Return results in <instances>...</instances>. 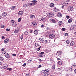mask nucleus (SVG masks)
Wrapping results in <instances>:
<instances>
[{"instance_id": "nucleus-1", "label": "nucleus", "mask_w": 76, "mask_h": 76, "mask_svg": "<svg viewBox=\"0 0 76 76\" xmlns=\"http://www.w3.org/2000/svg\"><path fill=\"white\" fill-rule=\"evenodd\" d=\"M11 22L12 23V25L13 26H15L16 25H17L16 23L15 22L14 20H11Z\"/></svg>"}, {"instance_id": "nucleus-2", "label": "nucleus", "mask_w": 76, "mask_h": 76, "mask_svg": "<svg viewBox=\"0 0 76 76\" xmlns=\"http://www.w3.org/2000/svg\"><path fill=\"white\" fill-rule=\"evenodd\" d=\"M67 9L68 11L71 12V11H72L73 10V7L72 6H70Z\"/></svg>"}, {"instance_id": "nucleus-3", "label": "nucleus", "mask_w": 76, "mask_h": 76, "mask_svg": "<svg viewBox=\"0 0 76 76\" xmlns=\"http://www.w3.org/2000/svg\"><path fill=\"white\" fill-rule=\"evenodd\" d=\"M35 45L36 47H41V45L39 43H35Z\"/></svg>"}, {"instance_id": "nucleus-4", "label": "nucleus", "mask_w": 76, "mask_h": 76, "mask_svg": "<svg viewBox=\"0 0 76 76\" xmlns=\"http://www.w3.org/2000/svg\"><path fill=\"white\" fill-rule=\"evenodd\" d=\"M62 53V52L61 51H58L57 53H56V55L57 56H60V55H61Z\"/></svg>"}, {"instance_id": "nucleus-5", "label": "nucleus", "mask_w": 76, "mask_h": 76, "mask_svg": "<svg viewBox=\"0 0 76 76\" xmlns=\"http://www.w3.org/2000/svg\"><path fill=\"white\" fill-rule=\"evenodd\" d=\"M1 51L2 52V53L3 54H6V52L4 51V49L2 48L1 49Z\"/></svg>"}, {"instance_id": "nucleus-6", "label": "nucleus", "mask_w": 76, "mask_h": 76, "mask_svg": "<svg viewBox=\"0 0 76 76\" xmlns=\"http://www.w3.org/2000/svg\"><path fill=\"white\" fill-rule=\"evenodd\" d=\"M48 15V16L49 17H52L54 16V14L52 13H49Z\"/></svg>"}, {"instance_id": "nucleus-7", "label": "nucleus", "mask_w": 76, "mask_h": 76, "mask_svg": "<svg viewBox=\"0 0 76 76\" xmlns=\"http://www.w3.org/2000/svg\"><path fill=\"white\" fill-rule=\"evenodd\" d=\"M5 57L7 58H9L10 57V55L9 53H7L5 55Z\"/></svg>"}, {"instance_id": "nucleus-8", "label": "nucleus", "mask_w": 76, "mask_h": 76, "mask_svg": "<svg viewBox=\"0 0 76 76\" xmlns=\"http://www.w3.org/2000/svg\"><path fill=\"white\" fill-rule=\"evenodd\" d=\"M18 15H22L23 14V12L21 11H19L18 13Z\"/></svg>"}, {"instance_id": "nucleus-9", "label": "nucleus", "mask_w": 76, "mask_h": 76, "mask_svg": "<svg viewBox=\"0 0 76 76\" xmlns=\"http://www.w3.org/2000/svg\"><path fill=\"white\" fill-rule=\"evenodd\" d=\"M50 41V40L49 39H48L47 40H45L44 41V42L45 43H49V42Z\"/></svg>"}, {"instance_id": "nucleus-10", "label": "nucleus", "mask_w": 76, "mask_h": 76, "mask_svg": "<svg viewBox=\"0 0 76 76\" xmlns=\"http://www.w3.org/2000/svg\"><path fill=\"white\" fill-rule=\"evenodd\" d=\"M7 13L6 12H3L2 13V16H3V17H6V16H7Z\"/></svg>"}, {"instance_id": "nucleus-11", "label": "nucleus", "mask_w": 76, "mask_h": 76, "mask_svg": "<svg viewBox=\"0 0 76 76\" xmlns=\"http://www.w3.org/2000/svg\"><path fill=\"white\" fill-rule=\"evenodd\" d=\"M9 39H7L4 41V43L5 44H6V43H7L8 42H9Z\"/></svg>"}, {"instance_id": "nucleus-12", "label": "nucleus", "mask_w": 76, "mask_h": 76, "mask_svg": "<svg viewBox=\"0 0 76 76\" xmlns=\"http://www.w3.org/2000/svg\"><path fill=\"white\" fill-rule=\"evenodd\" d=\"M73 20V19L72 18H70L68 20V23H71L72 21Z\"/></svg>"}, {"instance_id": "nucleus-13", "label": "nucleus", "mask_w": 76, "mask_h": 76, "mask_svg": "<svg viewBox=\"0 0 76 76\" xmlns=\"http://www.w3.org/2000/svg\"><path fill=\"white\" fill-rule=\"evenodd\" d=\"M50 7H53L54 6V4L53 3H51L50 4Z\"/></svg>"}, {"instance_id": "nucleus-14", "label": "nucleus", "mask_w": 76, "mask_h": 76, "mask_svg": "<svg viewBox=\"0 0 76 76\" xmlns=\"http://www.w3.org/2000/svg\"><path fill=\"white\" fill-rule=\"evenodd\" d=\"M50 75V73L49 72H45L44 74V76H48Z\"/></svg>"}, {"instance_id": "nucleus-15", "label": "nucleus", "mask_w": 76, "mask_h": 76, "mask_svg": "<svg viewBox=\"0 0 76 76\" xmlns=\"http://www.w3.org/2000/svg\"><path fill=\"white\" fill-rule=\"evenodd\" d=\"M49 38H54V35L53 34H51L49 36Z\"/></svg>"}, {"instance_id": "nucleus-16", "label": "nucleus", "mask_w": 76, "mask_h": 76, "mask_svg": "<svg viewBox=\"0 0 76 76\" xmlns=\"http://www.w3.org/2000/svg\"><path fill=\"white\" fill-rule=\"evenodd\" d=\"M58 16L59 18H61L62 17V15L61 13H58Z\"/></svg>"}, {"instance_id": "nucleus-17", "label": "nucleus", "mask_w": 76, "mask_h": 76, "mask_svg": "<svg viewBox=\"0 0 76 76\" xmlns=\"http://www.w3.org/2000/svg\"><path fill=\"white\" fill-rule=\"evenodd\" d=\"M34 34H35V35H37V34H38V31L37 30H35L34 31Z\"/></svg>"}, {"instance_id": "nucleus-18", "label": "nucleus", "mask_w": 76, "mask_h": 76, "mask_svg": "<svg viewBox=\"0 0 76 76\" xmlns=\"http://www.w3.org/2000/svg\"><path fill=\"white\" fill-rule=\"evenodd\" d=\"M41 20L43 22H45V21H46V18H41Z\"/></svg>"}, {"instance_id": "nucleus-19", "label": "nucleus", "mask_w": 76, "mask_h": 76, "mask_svg": "<svg viewBox=\"0 0 76 76\" xmlns=\"http://www.w3.org/2000/svg\"><path fill=\"white\" fill-rule=\"evenodd\" d=\"M15 8H16V6H14L12 7H10V9L11 10H15Z\"/></svg>"}, {"instance_id": "nucleus-20", "label": "nucleus", "mask_w": 76, "mask_h": 76, "mask_svg": "<svg viewBox=\"0 0 76 76\" xmlns=\"http://www.w3.org/2000/svg\"><path fill=\"white\" fill-rule=\"evenodd\" d=\"M75 45V42H71L70 44L71 46H73V45Z\"/></svg>"}, {"instance_id": "nucleus-21", "label": "nucleus", "mask_w": 76, "mask_h": 76, "mask_svg": "<svg viewBox=\"0 0 76 76\" xmlns=\"http://www.w3.org/2000/svg\"><path fill=\"white\" fill-rule=\"evenodd\" d=\"M53 10L56 12H58V9L54 8L53 9Z\"/></svg>"}, {"instance_id": "nucleus-22", "label": "nucleus", "mask_w": 76, "mask_h": 76, "mask_svg": "<svg viewBox=\"0 0 76 76\" xmlns=\"http://www.w3.org/2000/svg\"><path fill=\"white\" fill-rule=\"evenodd\" d=\"M39 40L40 41L42 42V41H44V39L42 38V37H41L39 38Z\"/></svg>"}, {"instance_id": "nucleus-23", "label": "nucleus", "mask_w": 76, "mask_h": 76, "mask_svg": "<svg viewBox=\"0 0 76 76\" xmlns=\"http://www.w3.org/2000/svg\"><path fill=\"white\" fill-rule=\"evenodd\" d=\"M49 72V70H48V69H45V70L44 71V72L45 73H49L48 72Z\"/></svg>"}, {"instance_id": "nucleus-24", "label": "nucleus", "mask_w": 76, "mask_h": 76, "mask_svg": "<svg viewBox=\"0 0 76 76\" xmlns=\"http://www.w3.org/2000/svg\"><path fill=\"white\" fill-rule=\"evenodd\" d=\"M66 44H70V41H69V40L67 39L66 41Z\"/></svg>"}, {"instance_id": "nucleus-25", "label": "nucleus", "mask_w": 76, "mask_h": 76, "mask_svg": "<svg viewBox=\"0 0 76 76\" xmlns=\"http://www.w3.org/2000/svg\"><path fill=\"white\" fill-rule=\"evenodd\" d=\"M30 18L31 19H34V18H35V16L34 15H31Z\"/></svg>"}, {"instance_id": "nucleus-26", "label": "nucleus", "mask_w": 76, "mask_h": 76, "mask_svg": "<svg viewBox=\"0 0 76 76\" xmlns=\"http://www.w3.org/2000/svg\"><path fill=\"white\" fill-rule=\"evenodd\" d=\"M0 60H1V61H3V60H4V58L3 57L0 56Z\"/></svg>"}, {"instance_id": "nucleus-27", "label": "nucleus", "mask_w": 76, "mask_h": 76, "mask_svg": "<svg viewBox=\"0 0 76 76\" xmlns=\"http://www.w3.org/2000/svg\"><path fill=\"white\" fill-rule=\"evenodd\" d=\"M19 32V30L16 29L15 31H14L15 33H16L17 34V33H18V32Z\"/></svg>"}, {"instance_id": "nucleus-28", "label": "nucleus", "mask_w": 76, "mask_h": 76, "mask_svg": "<svg viewBox=\"0 0 76 76\" xmlns=\"http://www.w3.org/2000/svg\"><path fill=\"white\" fill-rule=\"evenodd\" d=\"M51 20L53 23H56V20L54 19H51Z\"/></svg>"}, {"instance_id": "nucleus-29", "label": "nucleus", "mask_w": 76, "mask_h": 76, "mask_svg": "<svg viewBox=\"0 0 76 76\" xmlns=\"http://www.w3.org/2000/svg\"><path fill=\"white\" fill-rule=\"evenodd\" d=\"M32 25H37V23L35 21H33V22L32 23Z\"/></svg>"}, {"instance_id": "nucleus-30", "label": "nucleus", "mask_w": 76, "mask_h": 76, "mask_svg": "<svg viewBox=\"0 0 76 76\" xmlns=\"http://www.w3.org/2000/svg\"><path fill=\"white\" fill-rule=\"evenodd\" d=\"M58 64L59 65H62V63L60 61H58Z\"/></svg>"}, {"instance_id": "nucleus-31", "label": "nucleus", "mask_w": 76, "mask_h": 76, "mask_svg": "<svg viewBox=\"0 0 76 76\" xmlns=\"http://www.w3.org/2000/svg\"><path fill=\"white\" fill-rule=\"evenodd\" d=\"M4 69H6L7 67H8V65L7 64H5V66H4Z\"/></svg>"}, {"instance_id": "nucleus-32", "label": "nucleus", "mask_w": 76, "mask_h": 76, "mask_svg": "<svg viewBox=\"0 0 76 76\" xmlns=\"http://www.w3.org/2000/svg\"><path fill=\"white\" fill-rule=\"evenodd\" d=\"M24 34L26 35H28V32L27 31H25L24 33Z\"/></svg>"}, {"instance_id": "nucleus-33", "label": "nucleus", "mask_w": 76, "mask_h": 76, "mask_svg": "<svg viewBox=\"0 0 76 76\" xmlns=\"http://www.w3.org/2000/svg\"><path fill=\"white\" fill-rule=\"evenodd\" d=\"M7 70H9V71H12V69L10 68H8L7 69Z\"/></svg>"}, {"instance_id": "nucleus-34", "label": "nucleus", "mask_w": 76, "mask_h": 76, "mask_svg": "<svg viewBox=\"0 0 76 76\" xmlns=\"http://www.w3.org/2000/svg\"><path fill=\"white\" fill-rule=\"evenodd\" d=\"M28 5L29 6H31L32 5V4L31 3H28Z\"/></svg>"}, {"instance_id": "nucleus-35", "label": "nucleus", "mask_w": 76, "mask_h": 76, "mask_svg": "<svg viewBox=\"0 0 76 76\" xmlns=\"http://www.w3.org/2000/svg\"><path fill=\"white\" fill-rule=\"evenodd\" d=\"M50 50H46L45 51V53H49V52H50Z\"/></svg>"}, {"instance_id": "nucleus-36", "label": "nucleus", "mask_w": 76, "mask_h": 76, "mask_svg": "<svg viewBox=\"0 0 76 76\" xmlns=\"http://www.w3.org/2000/svg\"><path fill=\"white\" fill-rule=\"evenodd\" d=\"M21 20H22V18H19L18 19V22H20V21H21Z\"/></svg>"}, {"instance_id": "nucleus-37", "label": "nucleus", "mask_w": 76, "mask_h": 76, "mask_svg": "<svg viewBox=\"0 0 76 76\" xmlns=\"http://www.w3.org/2000/svg\"><path fill=\"white\" fill-rule=\"evenodd\" d=\"M70 29H71V30L74 29V27H73V26H72L71 27Z\"/></svg>"}, {"instance_id": "nucleus-38", "label": "nucleus", "mask_w": 76, "mask_h": 76, "mask_svg": "<svg viewBox=\"0 0 76 76\" xmlns=\"http://www.w3.org/2000/svg\"><path fill=\"white\" fill-rule=\"evenodd\" d=\"M28 6H27V5L26 4H25L24 5H23V7H26Z\"/></svg>"}, {"instance_id": "nucleus-39", "label": "nucleus", "mask_w": 76, "mask_h": 76, "mask_svg": "<svg viewBox=\"0 0 76 76\" xmlns=\"http://www.w3.org/2000/svg\"><path fill=\"white\" fill-rule=\"evenodd\" d=\"M32 3H37L38 1L36 0H33L32 1Z\"/></svg>"}, {"instance_id": "nucleus-40", "label": "nucleus", "mask_w": 76, "mask_h": 76, "mask_svg": "<svg viewBox=\"0 0 76 76\" xmlns=\"http://www.w3.org/2000/svg\"><path fill=\"white\" fill-rule=\"evenodd\" d=\"M72 66H74V67H76V64H75V63H73L72 64Z\"/></svg>"}, {"instance_id": "nucleus-41", "label": "nucleus", "mask_w": 76, "mask_h": 76, "mask_svg": "<svg viewBox=\"0 0 76 76\" xmlns=\"http://www.w3.org/2000/svg\"><path fill=\"white\" fill-rule=\"evenodd\" d=\"M23 34H22L21 36L20 39H23Z\"/></svg>"}, {"instance_id": "nucleus-42", "label": "nucleus", "mask_w": 76, "mask_h": 76, "mask_svg": "<svg viewBox=\"0 0 76 76\" xmlns=\"http://www.w3.org/2000/svg\"><path fill=\"white\" fill-rule=\"evenodd\" d=\"M62 30L63 31H66V28H62Z\"/></svg>"}, {"instance_id": "nucleus-43", "label": "nucleus", "mask_w": 76, "mask_h": 76, "mask_svg": "<svg viewBox=\"0 0 76 76\" xmlns=\"http://www.w3.org/2000/svg\"><path fill=\"white\" fill-rule=\"evenodd\" d=\"M66 19H69V18H70V17L68 15H66Z\"/></svg>"}, {"instance_id": "nucleus-44", "label": "nucleus", "mask_w": 76, "mask_h": 76, "mask_svg": "<svg viewBox=\"0 0 76 76\" xmlns=\"http://www.w3.org/2000/svg\"><path fill=\"white\" fill-rule=\"evenodd\" d=\"M39 48H38L37 50V51H39V50H40V49H41V47H39Z\"/></svg>"}, {"instance_id": "nucleus-45", "label": "nucleus", "mask_w": 76, "mask_h": 76, "mask_svg": "<svg viewBox=\"0 0 76 76\" xmlns=\"http://www.w3.org/2000/svg\"><path fill=\"white\" fill-rule=\"evenodd\" d=\"M31 61H32V59H30L28 60V62L29 63H31Z\"/></svg>"}, {"instance_id": "nucleus-46", "label": "nucleus", "mask_w": 76, "mask_h": 76, "mask_svg": "<svg viewBox=\"0 0 76 76\" xmlns=\"http://www.w3.org/2000/svg\"><path fill=\"white\" fill-rule=\"evenodd\" d=\"M1 67L2 69H5L4 66H2Z\"/></svg>"}, {"instance_id": "nucleus-47", "label": "nucleus", "mask_w": 76, "mask_h": 76, "mask_svg": "<svg viewBox=\"0 0 76 76\" xmlns=\"http://www.w3.org/2000/svg\"><path fill=\"white\" fill-rule=\"evenodd\" d=\"M59 24L60 25H62V21H60L59 23Z\"/></svg>"}, {"instance_id": "nucleus-48", "label": "nucleus", "mask_w": 76, "mask_h": 76, "mask_svg": "<svg viewBox=\"0 0 76 76\" xmlns=\"http://www.w3.org/2000/svg\"><path fill=\"white\" fill-rule=\"evenodd\" d=\"M65 36H66V37H67L68 36V33H66L65 34Z\"/></svg>"}, {"instance_id": "nucleus-49", "label": "nucleus", "mask_w": 76, "mask_h": 76, "mask_svg": "<svg viewBox=\"0 0 76 76\" xmlns=\"http://www.w3.org/2000/svg\"><path fill=\"white\" fill-rule=\"evenodd\" d=\"M2 39H5V37H4V36H2Z\"/></svg>"}, {"instance_id": "nucleus-50", "label": "nucleus", "mask_w": 76, "mask_h": 76, "mask_svg": "<svg viewBox=\"0 0 76 76\" xmlns=\"http://www.w3.org/2000/svg\"><path fill=\"white\" fill-rule=\"evenodd\" d=\"M26 65V63H24V64L23 65V67H25Z\"/></svg>"}, {"instance_id": "nucleus-51", "label": "nucleus", "mask_w": 76, "mask_h": 76, "mask_svg": "<svg viewBox=\"0 0 76 76\" xmlns=\"http://www.w3.org/2000/svg\"><path fill=\"white\" fill-rule=\"evenodd\" d=\"M37 4L35 3H32V5L33 6H35V5H36Z\"/></svg>"}, {"instance_id": "nucleus-52", "label": "nucleus", "mask_w": 76, "mask_h": 76, "mask_svg": "<svg viewBox=\"0 0 76 76\" xmlns=\"http://www.w3.org/2000/svg\"><path fill=\"white\" fill-rule=\"evenodd\" d=\"M62 4H64V5H66V3H65V2H62Z\"/></svg>"}, {"instance_id": "nucleus-53", "label": "nucleus", "mask_w": 76, "mask_h": 76, "mask_svg": "<svg viewBox=\"0 0 76 76\" xmlns=\"http://www.w3.org/2000/svg\"><path fill=\"white\" fill-rule=\"evenodd\" d=\"M44 52H42L40 53V54H42V55H43V54H44Z\"/></svg>"}, {"instance_id": "nucleus-54", "label": "nucleus", "mask_w": 76, "mask_h": 76, "mask_svg": "<svg viewBox=\"0 0 76 76\" xmlns=\"http://www.w3.org/2000/svg\"><path fill=\"white\" fill-rule=\"evenodd\" d=\"M6 31H10V29H9V28H7V29H6Z\"/></svg>"}, {"instance_id": "nucleus-55", "label": "nucleus", "mask_w": 76, "mask_h": 76, "mask_svg": "<svg viewBox=\"0 0 76 76\" xmlns=\"http://www.w3.org/2000/svg\"><path fill=\"white\" fill-rule=\"evenodd\" d=\"M43 56H44V55L42 54H40V55L39 56V57H43Z\"/></svg>"}, {"instance_id": "nucleus-56", "label": "nucleus", "mask_w": 76, "mask_h": 76, "mask_svg": "<svg viewBox=\"0 0 76 76\" xmlns=\"http://www.w3.org/2000/svg\"><path fill=\"white\" fill-rule=\"evenodd\" d=\"M45 25L44 24H43L42 25H41V27H44Z\"/></svg>"}, {"instance_id": "nucleus-57", "label": "nucleus", "mask_w": 76, "mask_h": 76, "mask_svg": "<svg viewBox=\"0 0 76 76\" xmlns=\"http://www.w3.org/2000/svg\"><path fill=\"white\" fill-rule=\"evenodd\" d=\"M12 55L13 56H16V55L15 54H13Z\"/></svg>"}, {"instance_id": "nucleus-58", "label": "nucleus", "mask_w": 76, "mask_h": 76, "mask_svg": "<svg viewBox=\"0 0 76 76\" xmlns=\"http://www.w3.org/2000/svg\"><path fill=\"white\" fill-rule=\"evenodd\" d=\"M53 69H55V65H53Z\"/></svg>"}, {"instance_id": "nucleus-59", "label": "nucleus", "mask_w": 76, "mask_h": 76, "mask_svg": "<svg viewBox=\"0 0 76 76\" xmlns=\"http://www.w3.org/2000/svg\"><path fill=\"white\" fill-rule=\"evenodd\" d=\"M26 76H29V74H26Z\"/></svg>"}, {"instance_id": "nucleus-60", "label": "nucleus", "mask_w": 76, "mask_h": 76, "mask_svg": "<svg viewBox=\"0 0 76 76\" xmlns=\"http://www.w3.org/2000/svg\"><path fill=\"white\" fill-rule=\"evenodd\" d=\"M57 58V60H58V61L60 60V59L59 58Z\"/></svg>"}, {"instance_id": "nucleus-61", "label": "nucleus", "mask_w": 76, "mask_h": 76, "mask_svg": "<svg viewBox=\"0 0 76 76\" xmlns=\"http://www.w3.org/2000/svg\"><path fill=\"white\" fill-rule=\"evenodd\" d=\"M70 0H66V1L67 2H69Z\"/></svg>"}, {"instance_id": "nucleus-62", "label": "nucleus", "mask_w": 76, "mask_h": 76, "mask_svg": "<svg viewBox=\"0 0 76 76\" xmlns=\"http://www.w3.org/2000/svg\"><path fill=\"white\" fill-rule=\"evenodd\" d=\"M33 31L32 30H30V33H32Z\"/></svg>"}, {"instance_id": "nucleus-63", "label": "nucleus", "mask_w": 76, "mask_h": 76, "mask_svg": "<svg viewBox=\"0 0 76 76\" xmlns=\"http://www.w3.org/2000/svg\"><path fill=\"white\" fill-rule=\"evenodd\" d=\"M42 67V66L41 65H39V68H40V67Z\"/></svg>"}, {"instance_id": "nucleus-64", "label": "nucleus", "mask_w": 76, "mask_h": 76, "mask_svg": "<svg viewBox=\"0 0 76 76\" xmlns=\"http://www.w3.org/2000/svg\"><path fill=\"white\" fill-rule=\"evenodd\" d=\"M38 60L39 61H42V60L40 59H39Z\"/></svg>"}]
</instances>
